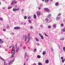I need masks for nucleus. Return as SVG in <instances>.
<instances>
[{
  "instance_id": "obj_16",
  "label": "nucleus",
  "mask_w": 65,
  "mask_h": 65,
  "mask_svg": "<svg viewBox=\"0 0 65 65\" xmlns=\"http://www.w3.org/2000/svg\"><path fill=\"white\" fill-rule=\"evenodd\" d=\"M62 32H65V28H63L61 30Z\"/></svg>"
},
{
  "instance_id": "obj_39",
  "label": "nucleus",
  "mask_w": 65,
  "mask_h": 65,
  "mask_svg": "<svg viewBox=\"0 0 65 65\" xmlns=\"http://www.w3.org/2000/svg\"><path fill=\"white\" fill-rule=\"evenodd\" d=\"M61 15V13H59L58 15V17H59V16H60Z\"/></svg>"
},
{
  "instance_id": "obj_60",
  "label": "nucleus",
  "mask_w": 65,
  "mask_h": 65,
  "mask_svg": "<svg viewBox=\"0 0 65 65\" xmlns=\"http://www.w3.org/2000/svg\"><path fill=\"white\" fill-rule=\"evenodd\" d=\"M59 49H60V46H59Z\"/></svg>"
},
{
  "instance_id": "obj_3",
  "label": "nucleus",
  "mask_w": 65,
  "mask_h": 65,
  "mask_svg": "<svg viewBox=\"0 0 65 65\" xmlns=\"http://www.w3.org/2000/svg\"><path fill=\"white\" fill-rule=\"evenodd\" d=\"M0 59H1L2 60H3V61H4V65H6V61H5V59L2 58L1 57H0Z\"/></svg>"
},
{
  "instance_id": "obj_24",
  "label": "nucleus",
  "mask_w": 65,
  "mask_h": 65,
  "mask_svg": "<svg viewBox=\"0 0 65 65\" xmlns=\"http://www.w3.org/2000/svg\"><path fill=\"white\" fill-rule=\"evenodd\" d=\"M51 17V14H49V15H48L47 18H49L50 17Z\"/></svg>"
},
{
  "instance_id": "obj_25",
  "label": "nucleus",
  "mask_w": 65,
  "mask_h": 65,
  "mask_svg": "<svg viewBox=\"0 0 65 65\" xmlns=\"http://www.w3.org/2000/svg\"><path fill=\"white\" fill-rule=\"evenodd\" d=\"M42 5H43V4H41L39 6V7L41 8V7H42Z\"/></svg>"
},
{
  "instance_id": "obj_32",
  "label": "nucleus",
  "mask_w": 65,
  "mask_h": 65,
  "mask_svg": "<svg viewBox=\"0 0 65 65\" xmlns=\"http://www.w3.org/2000/svg\"><path fill=\"white\" fill-rule=\"evenodd\" d=\"M9 25L7 24V29H9Z\"/></svg>"
},
{
  "instance_id": "obj_17",
  "label": "nucleus",
  "mask_w": 65,
  "mask_h": 65,
  "mask_svg": "<svg viewBox=\"0 0 65 65\" xmlns=\"http://www.w3.org/2000/svg\"><path fill=\"white\" fill-rule=\"evenodd\" d=\"M0 44H1V43H3V41H2L1 39H0Z\"/></svg>"
},
{
  "instance_id": "obj_27",
  "label": "nucleus",
  "mask_w": 65,
  "mask_h": 65,
  "mask_svg": "<svg viewBox=\"0 0 65 65\" xmlns=\"http://www.w3.org/2000/svg\"><path fill=\"white\" fill-rule=\"evenodd\" d=\"M40 37L41 38V39H42V40H43V39H44V38H43V36H41Z\"/></svg>"
},
{
  "instance_id": "obj_1",
  "label": "nucleus",
  "mask_w": 65,
  "mask_h": 65,
  "mask_svg": "<svg viewBox=\"0 0 65 65\" xmlns=\"http://www.w3.org/2000/svg\"><path fill=\"white\" fill-rule=\"evenodd\" d=\"M15 48L14 46H13L11 50V52H12V54H15Z\"/></svg>"
},
{
  "instance_id": "obj_46",
  "label": "nucleus",
  "mask_w": 65,
  "mask_h": 65,
  "mask_svg": "<svg viewBox=\"0 0 65 65\" xmlns=\"http://www.w3.org/2000/svg\"><path fill=\"white\" fill-rule=\"evenodd\" d=\"M62 63H64V59H62Z\"/></svg>"
},
{
  "instance_id": "obj_61",
  "label": "nucleus",
  "mask_w": 65,
  "mask_h": 65,
  "mask_svg": "<svg viewBox=\"0 0 65 65\" xmlns=\"http://www.w3.org/2000/svg\"><path fill=\"white\" fill-rule=\"evenodd\" d=\"M20 45L22 47V44H21Z\"/></svg>"
},
{
  "instance_id": "obj_63",
  "label": "nucleus",
  "mask_w": 65,
  "mask_h": 65,
  "mask_svg": "<svg viewBox=\"0 0 65 65\" xmlns=\"http://www.w3.org/2000/svg\"><path fill=\"white\" fill-rule=\"evenodd\" d=\"M24 65H26V64H25V63H24Z\"/></svg>"
},
{
  "instance_id": "obj_10",
  "label": "nucleus",
  "mask_w": 65,
  "mask_h": 65,
  "mask_svg": "<svg viewBox=\"0 0 65 65\" xmlns=\"http://www.w3.org/2000/svg\"><path fill=\"white\" fill-rule=\"evenodd\" d=\"M20 50V47H18L16 49V53H17L19 51V50Z\"/></svg>"
},
{
  "instance_id": "obj_51",
  "label": "nucleus",
  "mask_w": 65,
  "mask_h": 65,
  "mask_svg": "<svg viewBox=\"0 0 65 65\" xmlns=\"http://www.w3.org/2000/svg\"><path fill=\"white\" fill-rule=\"evenodd\" d=\"M11 47H12V46H11L9 47V49L11 48Z\"/></svg>"
},
{
  "instance_id": "obj_28",
  "label": "nucleus",
  "mask_w": 65,
  "mask_h": 65,
  "mask_svg": "<svg viewBox=\"0 0 65 65\" xmlns=\"http://www.w3.org/2000/svg\"><path fill=\"white\" fill-rule=\"evenodd\" d=\"M45 21H46V22H48V19L47 18H46L45 19Z\"/></svg>"
},
{
  "instance_id": "obj_43",
  "label": "nucleus",
  "mask_w": 65,
  "mask_h": 65,
  "mask_svg": "<svg viewBox=\"0 0 65 65\" xmlns=\"http://www.w3.org/2000/svg\"><path fill=\"white\" fill-rule=\"evenodd\" d=\"M2 9H5V7H3L2 8Z\"/></svg>"
},
{
  "instance_id": "obj_14",
  "label": "nucleus",
  "mask_w": 65,
  "mask_h": 65,
  "mask_svg": "<svg viewBox=\"0 0 65 65\" xmlns=\"http://www.w3.org/2000/svg\"><path fill=\"white\" fill-rule=\"evenodd\" d=\"M60 17L59 16H57L56 17V19L57 20H60Z\"/></svg>"
},
{
  "instance_id": "obj_9",
  "label": "nucleus",
  "mask_w": 65,
  "mask_h": 65,
  "mask_svg": "<svg viewBox=\"0 0 65 65\" xmlns=\"http://www.w3.org/2000/svg\"><path fill=\"white\" fill-rule=\"evenodd\" d=\"M37 13L38 15H41V13L40 12L37 11Z\"/></svg>"
},
{
  "instance_id": "obj_6",
  "label": "nucleus",
  "mask_w": 65,
  "mask_h": 65,
  "mask_svg": "<svg viewBox=\"0 0 65 65\" xmlns=\"http://www.w3.org/2000/svg\"><path fill=\"white\" fill-rule=\"evenodd\" d=\"M20 29V27H14V29L15 30H18Z\"/></svg>"
},
{
  "instance_id": "obj_42",
  "label": "nucleus",
  "mask_w": 65,
  "mask_h": 65,
  "mask_svg": "<svg viewBox=\"0 0 65 65\" xmlns=\"http://www.w3.org/2000/svg\"><path fill=\"white\" fill-rule=\"evenodd\" d=\"M61 27H63L64 26V24L62 23H61Z\"/></svg>"
},
{
  "instance_id": "obj_50",
  "label": "nucleus",
  "mask_w": 65,
  "mask_h": 65,
  "mask_svg": "<svg viewBox=\"0 0 65 65\" xmlns=\"http://www.w3.org/2000/svg\"><path fill=\"white\" fill-rule=\"evenodd\" d=\"M24 11V9H22L21 10V11H22V12H23Z\"/></svg>"
},
{
  "instance_id": "obj_7",
  "label": "nucleus",
  "mask_w": 65,
  "mask_h": 65,
  "mask_svg": "<svg viewBox=\"0 0 65 65\" xmlns=\"http://www.w3.org/2000/svg\"><path fill=\"white\" fill-rule=\"evenodd\" d=\"M28 39L27 43H28L30 42V40L31 39V37H29V38H27Z\"/></svg>"
},
{
  "instance_id": "obj_30",
  "label": "nucleus",
  "mask_w": 65,
  "mask_h": 65,
  "mask_svg": "<svg viewBox=\"0 0 65 65\" xmlns=\"http://www.w3.org/2000/svg\"><path fill=\"white\" fill-rule=\"evenodd\" d=\"M34 27H33V26H30V28L31 29H33Z\"/></svg>"
},
{
  "instance_id": "obj_48",
  "label": "nucleus",
  "mask_w": 65,
  "mask_h": 65,
  "mask_svg": "<svg viewBox=\"0 0 65 65\" xmlns=\"http://www.w3.org/2000/svg\"><path fill=\"white\" fill-rule=\"evenodd\" d=\"M40 27H43V25H41L40 26Z\"/></svg>"
},
{
  "instance_id": "obj_4",
  "label": "nucleus",
  "mask_w": 65,
  "mask_h": 65,
  "mask_svg": "<svg viewBox=\"0 0 65 65\" xmlns=\"http://www.w3.org/2000/svg\"><path fill=\"white\" fill-rule=\"evenodd\" d=\"M19 10V9H16L15 8H13V11H17V10Z\"/></svg>"
},
{
  "instance_id": "obj_8",
  "label": "nucleus",
  "mask_w": 65,
  "mask_h": 65,
  "mask_svg": "<svg viewBox=\"0 0 65 65\" xmlns=\"http://www.w3.org/2000/svg\"><path fill=\"white\" fill-rule=\"evenodd\" d=\"M24 37L25 38V42H26L27 39V36L26 35H25V36Z\"/></svg>"
},
{
  "instance_id": "obj_33",
  "label": "nucleus",
  "mask_w": 65,
  "mask_h": 65,
  "mask_svg": "<svg viewBox=\"0 0 65 65\" xmlns=\"http://www.w3.org/2000/svg\"><path fill=\"white\" fill-rule=\"evenodd\" d=\"M12 8V7H8V9H10V8Z\"/></svg>"
},
{
  "instance_id": "obj_26",
  "label": "nucleus",
  "mask_w": 65,
  "mask_h": 65,
  "mask_svg": "<svg viewBox=\"0 0 65 65\" xmlns=\"http://www.w3.org/2000/svg\"><path fill=\"white\" fill-rule=\"evenodd\" d=\"M37 57L39 59V58H40V57H41L39 55H38L37 56Z\"/></svg>"
},
{
  "instance_id": "obj_59",
  "label": "nucleus",
  "mask_w": 65,
  "mask_h": 65,
  "mask_svg": "<svg viewBox=\"0 0 65 65\" xmlns=\"http://www.w3.org/2000/svg\"><path fill=\"white\" fill-rule=\"evenodd\" d=\"M28 19H30V17H28Z\"/></svg>"
},
{
  "instance_id": "obj_52",
  "label": "nucleus",
  "mask_w": 65,
  "mask_h": 65,
  "mask_svg": "<svg viewBox=\"0 0 65 65\" xmlns=\"http://www.w3.org/2000/svg\"><path fill=\"white\" fill-rule=\"evenodd\" d=\"M41 8L40 7H39V10H40V9H41Z\"/></svg>"
},
{
  "instance_id": "obj_31",
  "label": "nucleus",
  "mask_w": 65,
  "mask_h": 65,
  "mask_svg": "<svg viewBox=\"0 0 65 65\" xmlns=\"http://www.w3.org/2000/svg\"><path fill=\"white\" fill-rule=\"evenodd\" d=\"M38 65H42V63H41V62H39L38 63Z\"/></svg>"
},
{
  "instance_id": "obj_12",
  "label": "nucleus",
  "mask_w": 65,
  "mask_h": 65,
  "mask_svg": "<svg viewBox=\"0 0 65 65\" xmlns=\"http://www.w3.org/2000/svg\"><path fill=\"white\" fill-rule=\"evenodd\" d=\"M57 27V26H56V24H54L53 25V28H56Z\"/></svg>"
},
{
  "instance_id": "obj_57",
  "label": "nucleus",
  "mask_w": 65,
  "mask_h": 65,
  "mask_svg": "<svg viewBox=\"0 0 65 65\" xmlns=\"http://www.w3.org/2000/svg\"><path fill=\"white\" fill-rule=\"evenodd\" d=\"M29 58H27V59H26V60L27 61H28V59Z\"/></svg>"
},
{
  "instance_id": "obj_29",
  "label": "nucleus",
  "mask_w": 65,
  "mask_h": 65,
  "mask_svg": "<svg viewBox=\"0 0 65 65\" xmlns=\"http://www.w3.org/2000/svg\"><path fill=\"white\" fill-rule=\"evenodd\" d=\"M49 1V0H45V2L46 3V2H48Z\"/></svg>"
},
{
  "instance_id": "obj_15",
  "label": "nucleus",
  "mask_w": 65,
  "mask_h": 65,
  "mask_svg": "<svg viewBox=\"0 0 65 65\" xmlns=\"http://www.w3.org/2000/svg\"><path fill=\"white\" fill-rule=\"evenodd\" d=\"M45 62L47 64V63H48L49 62V61H48V60H46L45 61Z\"/></svg>"
},
{
  "instance_id": "obj_41",
  "label": "nucleus",
  "mask_w": 65,
  "mask_h": 65,
  "mask_svg": "<svg viewBox=\"0 0 65 65\" xmlns=\"http://www.w3.org/2000/svg\"><path fill=\"white\" fill-rule=\"evenodd\" d=\"M60 40H64V38H62V39H60Z\"/></svg>"
},
{
  "instance_id": "obj_47",
  "label": "nucleus",
  "mask_w": 65,
  "mask_h": 65,
  "mask_svg": "<svg viewBox=\"0 0 65 65\" xmlns=\"http://www.w3.org/2000/svg\"><path fill=\"white\" fill-rule=\"evenodd\" d=\"M11 34H12V35H14V33L13 32H12L11 33Z\"/></svg>"
},
{
  "instance_id": "obj_58",
  "label": "nucleus",
  "mask_w": 65,
  "mask_h": 65,
  "mask_svg": "<svg viewBox=\"0 0 65 65\" xmlns=\"http://www.w3.org/2000/svg\"><path fill=\"white\" fill-rule=\"evenodd\" d=\"M23 24L24 25H25L26 24V23H24Z\"/></svg>"
},
{
  "instance_id": "obj_35",
  "label": "nucleus",
  "mask_w": 65,
  "mask_h": 65,
  "mask_svg": "<svg viewBox=\"0 0 65 65\" xmlns=\"http://www.w3.org/2000/svg\"><path fill=\"white\" fill-rule=\"evenodd\" d=\"M28 22L29 23H30V24L31 23V20H28Z\"/></svg>"
},
{
  "instance_id": "obj_5",
  "label": "nucleus",
  "mask_w": 65,
  "mask_h": 65,
  "mask_svg": "<svg viewBox=\"0 0 65 65\" xmlns=\"http://www.w3.org/2000/svg\"><path fill=\"white\" fill-rule=\"evenodd\" d=\"M44 10H45V11H47V12H50V10H49V9H48V8H44Z\"/></svg>"
},
{
  "instance_id": "obj_53",
  "label": "nucleus",
  "mask_w": 65,
  "mask_h": 65,
  "mask_svg": "<svg viewBox=\"0 0 65 65\" xmlns=\"http://www.w3.org/2000/svg\"><path fill=\"white\" fill-rule=\"evenodd\" d=\"M15 47H17V44H16L15 45Z\"/></svg>"
},
{
  "instance_id": "obj_49",
  "label": "nucleus",
  "mask_w": 65,
  "mask_h": 65,
  "mask_svg": "<svg viewBox=\"0 0 65 65\" xmlns=\"http://www.w3.org/2000/svg\"><path fill=\"white\" fill-rule=\"evenodd\" d=\"M0 20H1V21H2V20H3V19L2 18H0Z\"/></svg>"
},
{
  "instance_id": "obj_36",
  "label": "nucleus",
  "mask_w": 65,
  "mask_h": 65,
  "mask_svg": "<svg viewBox=\"0 0 65 65\" xmlns=\"http://www.w3.org/2000/svg\"><path fill=\"white\" fill-rule=\"evenodd\" d=\"M37 50V49L36 48H35L34 50V52H36V51Z\"/></svg>"
},
{
  "instance_id": "obj_23",
  "label": "nucleus",
  "mask_w": 65,
  "mask_h": 65,
  "mask_svg": "<svg viewBox=\"0 0 65 65\" xmlns=\"http://www.w3.org/2000/svg\"><path fill=\"white\" fill-rule=\"evenodd\" d=\"M30 34L29 33H28L27 35V38H29L30 37H29L30 36Z\"/></svg>"
},
{
  "instance_id": "obj_2",
  "label": "nucleus",
  "mask_w": 65,
  "mask_h": 65,
  "mask_svg": "<svg viewBox=\"0 0 65 65\" xmlns=\"http://www.w3.org/2000/svg\"><path fill=\"white\" fill-rule=\"evenodd\" d=\"M14 3H15V4H17V2L16 1H13L12 2V3H11V5H12Z\"/></svg>"
},
{
  "instance_id": "obj_11",
  "label": "nucleus",
  "mask_w": 65,
  "mask_h": 65,
  "mask_svg": "<svg viewBox=\"0 0 65 65\" xmlns=\"http://www.w3.org/2000/svg\"><path fill=\"white\" fill-rule=\"evenodd\" d=\"M15 60V59H14L13 60H11L10 61L11 64H12V63H13V62H14V61Z\"/></svg>"
},
{
  "instance_id": "obj_56",
  "label": "nucleus",
  "mask_w": 65,
  "mask_h": 65,
  "mask_svg": "<svg viewBox=\"0 0 65 65\" xmlns=\"http://www.w3.org/2000/svg\"><path fill=\"white\" fill-rule=\"evenodd\" d=\"M39 43H37V45H38V46H39Z\"/></svg>"
},
{
  "instance_id": "obj_40",
  "label": "nucleus",
  "mask_w": 65,
  "mask_h": 65,
  "mask_svg": "<svg viewBox=\"0 0 65 65\" xmlns=\"http://www.w3.org/2000/svg\"><path fill=\"white\" fill-rule=\"evenodd\" d=\"M45 36L46 37H48V36L47 35H46L45 33Z\"/></svg>"
},
{
  "instance_id": "obj_37",
  "label": "nucleus",
  "mask_w": 65,
  "mask_h": 65,
  "mask_svg": "<svg viewBox=\"0 0 65 65\" xmlns=\"http://www.w3.org/2000/svg\"><path fill=\"white\" fill-rule=\"evenodd\" d=\"M27 16H24V19H25L26 20L27 19Z\"/></svg>"
},
{
  "instance_id": "obj_19",
  "label": "nucleus",
  "mask_w": 65,
  "mask_h": 65,
  "mask_svg": "<svg viewBox=\"0 0 65 65\" xmlns=\"http://www.w3.org/2000/svg\"><path fill=\"white\" fill-rule=\"evenodd\" d=\"M45 54H46V53H45V51H44L43 52V56L45 55Z\"/></svg>"
},
{
  "instance_id": "obj_22",
  "label": "nucleus",
  "mask_w": 65,
  "mask_h": 65,
  "mask_svg": "<svg viewBox=\"0 0 65 65\" xmlns=\"http://www.w3.org/2000/svg\"><path fill=\"white\" fill-rule=\"evenodd\" d=\"M15 54L12 53V54L11 56V58H13V57H14V55Z\"/></svg>"
},
{
  "instance_id": "obj_18",
  "label": "nucleus",
  "mask_w": 65,
  "mask_h": 65,
  "mask_svg": "<svg viewBox=\"0 0 65 65\" xmlns=\"http://www.w3.org/2000/svg\"><path fill=\"white\" fill-rule=\"evenodd\" d=\"M58 5H59V3H58L57 2L55 4V6H58Z\"/></svg>"
},
{
  "instance_id": "obj_64",
  "label": "nucleus",
  "mask_w": 65,
  "mask_h": 65,
  "mask_svg": "<svg viewBox=\"0 0 65 65\" xmlns=\"http://www.w3.org/2000/svg\"><path fill=\"white\" fill-rule=\"evenodd\" d=\"M63 21H65V19H64V20Z\"/></svg>"
},
{
  "instance_id": "obj_44",
  "label": "nucleus",
  "mask_w": 65,
  "mask_h": 65,
  "mask_svg": "<svg viewBox=\"0 0 65 65\" xmlns=\"http://www.w3.org/2000/svg\"><path fill=\"white\" fill-rule=\"evenodd\" d=\"M50 50H51L52 52H53V48H51Z\"/></svg>"
},
{
  "instance_id": "obj_21",
  "label": "nucleus",
  "mask_w": 65,
  "mask_h": 65,
  "mask_svg": "<svg viewBox=\"0 0 65 65\" xmlns=\"http://www.w3.org/2000/svg\"><path fill=\"white\" fill-rule=\"evenodd\" d=\"M35 39L37 42H38V41H39V40H38V39L37 38H35Z\"/></svg>"
},
{
  "instance_id": "obj_45",
  "label": "nucleus",
  "mask_w": 65,
  "mask_h": 65,
  "mask_svg": "<svg viewBox=\"0 0 65 65\" xmlns=\"http://www.w3.org/2000/svg\"><path fill=\"white\" fill-rule=\"evenodd\" d=\"M39 36H40V37H41V36H42V34H40V33H39Z\"/></svg>"
},
{
  "instance_id": "obj_20",
  "label": "nucleus",
  "mask_w": 65,
  "mask_h": 65,
  "mask_svg": "<svg viewBox=\"0 0 65 65\" xmlns=\"http://www.w3.org/2000/svg\"><path fill=\"white\" fill-rule=\"evenodd\" d=\"M26 57H27V53H25L24 55V58H26Z\"/></svg>"
},
{
  "instance_id": "obj_55",
  "label": "nucleus",
  "mask_w": 65,
  "mask_h": 65,
  "mask_svg": "<svg viewBox=\"0 0 65 65\" xmlns=\"http://www.w3.org/2000/svg\"><path fill=\"white\" fill-rule=\"evenodd\" d=\"M61 59H63V57H61Z\"/></svg>"
},
{
  "instance_id": "obj_38",
  "label": "nucleus",
  "mask_w": 65,
  "mask_h": 65,
  "mask_svg": "<svg viewBox=\"0 0 65 65\" xmlns=\"http://www.w3.org/2000/svg\"><path fill=\"white\" fill-rule=\"evenodd\" d=\"M63 50L64 51V52H65V47H63Z\"/></svg>"
},
{
  "instance_id": "obj_54",
  "label": "nucleus",
  "mask_w": 65,
  "mask_h": 65,
  "mask_svg": "<svg viewBox=\"0 0 65 65\" xmlns=\"http://www.w3.org/2000/svg\"><path fill=\"white\" fill-rule=\"evenodd\" d=\"M3 31H6L5 29H3Z\"/></svg>"
},
{
  "instance_id": "obj_13",
  "label": "nucleus",
  "mask_w": 65,
  "mask_h": 65,
  "mask_svg": "<svg viewBox=\"0 0 65 65\" xmlns=\"http://www.w3.org/2000/svg\"><path fill=\"white\" fill-rule=\"evenodd\" d=\"M33 18L34 19H36V14H35L34 15Z\"/></svg>"
},
{
  "instance_id": "obj_62",
  "label": "nucleus",
  "mask_w": 65,
  "mask_h": 65,
  "mask_svg": "<svg viewBox=\"0 0 65 65\" xmlns=\"http://www.w3.org/2000/svg\"><path fill=\"white\" fill-rule=\"evenodd\" d=\"M53 1V0H50V1L51 2L52 1Z\"/></svg>"
},
{
  "instance_id": "obj_34",
  "label": "nucleus",
  "mask_w": 65,
  "mask_h": 65,
  "mask_svg": "<svg viewBox=\"0 0 65 65\" xmlns=\"http://www.w3.org/2000/svg\"><path fill=\"white\" fill-rule=\"evenodd\" d=\"M48 28H49V29H50V28H51V26H50V25H48Z\"/></svg>"
}]
</instances>
